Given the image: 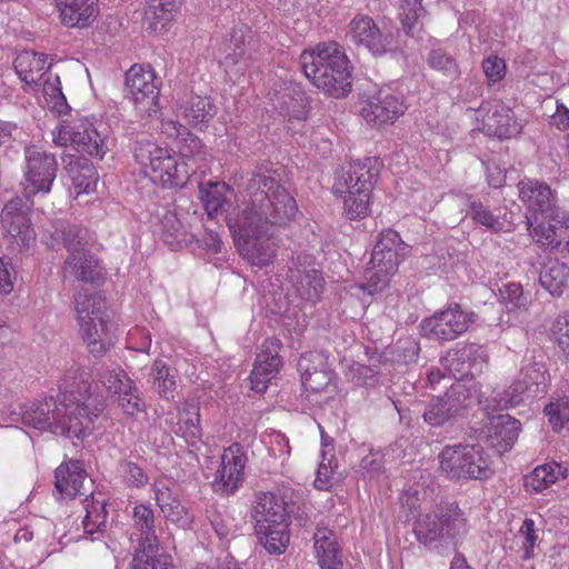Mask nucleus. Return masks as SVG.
I'll return each instance as SVG.
<instances>
[{"mask_svg": "<svg viewBox=\"0 0 569 569\" xmlns=\"http://www.w3.org/2000/svg\"><path fill=\"white\" fill-rule=\"evenodd\" d=\"M58 399L48 397L21 412L24 426L67 438L83 439L94 429L104 409L98 386L82 375H68L59 386Z\"/></svg>", "mask_w": 569, "mask_h": 569, "instance_id": "nucleus-1", "label": "nucleus"}, {"mask_svg": "<svg viewBox=\"0 0 569 569\" xmlns=\"http://www.w3.org/2000/svg\"><path fill=\"white\" fill-rule=\"evenodd\" d=\"M247 191L249 204L241 214L228 219V227L237 249H264V242L273 234L268 232L269 228L286 226L296 216L298 207L295 198L274 178L263 173L250 178Z\"/></svg>", "mask_w": 569, "mask_h": 569, "instance_id": "nucleus-2", "label": "nucleus"}, {"mask_svg": "<svg viewBox=\"0 0 569 569\" xmlns=\"http://www.w3.org/2000/svg\"><path fill=\"white\" fill-rule=\"evenodd\" d=\"M192 154L176 153L151 141H140L134 148V158L143 176L163 188H182L190 177L209 163L210 154L198 137L189 138Z\"/></svg>", "mask_w": 569, "mask_h": 569, "instance_id": "nucleus-3", "label": "nucleus"}, {"mask_svg": "<svg viewBox=\"0 0 569 569\" xmlns=\"http://www.w3.org/2000/svg\"><path fill=\"white\" fill-rule=\"evenodd\" d=\"M305 76L326 94L339 99L352 89L348 57L336 41L318 43L299 57Z\"/></svg>", "mask_w": 569, "mask_h": 569, "instance_id": "nucleus-4", "label": "nucleus"}, {"mask_svg": "<svg viewBox=\"0 0 569 569\" xmlns=\"http://www.w3.org/2000/svg\"><path fill=\"white\" fill-rule=\"evenodd\" d=\"M468 530L466 513L456 502L440 503L432 511L420 513L413 527L418 542L438 553L456 546Z\"/></svg>", "mask_w": 569, "mask_h": 569, "instance_id": "nucleus-5", "label": "nucleus"}, {"mask_svg": "<svg viewBox=\"0 0 569 569\" xmlns=\"http://www.w3.org/2000/svg\"><path fill=\"white\" fill-rule=\"evenodd\" d=\"M550 381L547 363L542 355H532L526 359L518 379L505 391V396L496 393L487 400L486 410H502L515 407L527 399H535L547 393Z\"/></svg>", "mask_w": 569, "mask_h": 569, "instance_id": "nucleus-6", "label": "nucleus"}, {"mask_svg": "<svg viewBox=\"0 0 569 569\" xmlns=\"http://www.w3.org/2000/svg\"><path fill=\"white\" fill-rule=\"evenodd\" d=\"M438 458L440 471L452 480H483L493 473L491 457L480 445H447Z\"/></svg>", "mask_w": 569, "mask_h": 569, "instance_id": "nucleus-7", "label": "nucleus"}, {"mask_svg": "<svg viewBox=\"0 0 569 569\" xmlns=\"http://www.w3.org/2000/svg\"><path fill=\"white\" fill-rule=\"evenodd\" d=\"M160 86L161 81L150 64L136 63L126 72V97L141 119L157 116Z\"/></svg>", "mask_w": 569, "mask_h": 569, "instance_id": "nucleus-8", "label": "nucleus"}, {"mask_svg": "<svg viewBox=\"0 0 569 569\" xmlns=\"http://www.w3.org/2000/svg\"><path fill=\"white\" fill-rule=\"evenodd\" d=\"M381 168L382 162L378 158L349 162L336 173L332 186L333 196H363L368 202L372 198Z\"/></svg>", "mask_w": 569, "mask_h": 569, "instance_id": "nucleus-9", "label": "nucleus"}, {"mask_svg": "<svg viewBox=\"0 0 569 569\" xmlns=\"http://www.w3.org/2000/svg\"><path fill=\"white\" fill-rule=\"evenodd\" d=\"M26 166L21 182L24 198L30 201L37 194H48L57 178L58 162L53 153L37 146L24 148Z\"/></svg>", "mask_w": 569, "mask_h": 569, "instance_id": "nucleus-10", "label": "nucleus"}, {"mask_svg": "<svg viewBox=\"0 0 569 569\" xmlns=\"http://www.w3.org/2000/svg\"><path fill=\"white\" fill-rule=\"evenodd\" d=\"M132 520L134 530L140 535L139 547L133 558L136 569H167L166 561L158 557L159 542L153 510L143 503L136 505Z\"/></svg>", "mask_w": 569, "mask_h": 569, "instance_id": "nucleus-11", "label": "nucleus"}, {"mask_svg": "<svg viewBox=\"0 0 569 569\" xmlns=\"http://www.w3.org/2000/svg\"><path fill=\"white\" fill-rule=\"evenodd\" d=\"M471 393L461 382L451 385L442 396H433L422 413L423 421L430 427H442L462 416L470 406Z\"/></svg>", "mask_w": 569, "mask_h": 569, "instance_id": "nucleus-12", "label": "nucleus"}, {"mask_svg": "<svg viewBox=\"0 0 569 569\" xmlns=\"http://www.w3.org/2000/svg\"><path fill=\"white\" fill-rule=\"evenodd\" d=\"M1 224L12 248L29 249L36 242V231L22 198L14 197L3 206Z\"/></svg>", "mask_w": 569, "mask_h": 569, "instance_id": "nucleus-13", "label": "nucleus"}, {"mask_svg": "<svg viewBox=\"0 0 569 569\" xmlns=\"http://www.w3.org/2000/svg\"><path fill=\"white\" fill-rule=\"evenodd\" d=\"M473 322V312H467L460 305H450L422 321L426 336L439 341H451L465 333Z\"/></svg>", "mask_w": 569, "mask_h": 569, "instance_id": "nucleus-14", "label": "nucleus"}, {"mask_svg": "<svg viewBox=\"0 0 569 569\" xmlns=\"http://www.w3.org/2000/svg\"><path fill=\"white\" fill-rule=\"evenodd\" d=\"M246 463L247 456L240 443L234 442L224 449L211 483L213 491L224 496L234 493L243 482Z\"/></svg>", "mask_w": 569, "mask_h": 569, "instance_id": "nucleus-15", "label": "nucleus"}, {"mask_svg": "<svg viewBox=\"0 0 569 569\" xmlns=\"http://www.w3.org/2000/svg\"><path fill=\"white\" fill-rule=\"evenodd\" d=\"M346 38L356 47H362L375 56L385 54L391 46V37L385 34L371 17L362 13L351 19Z\"/></svg>", "mask_w": 569, "mask_h": 569, "instance_id": "nucleus-16", "label": "nucleus"}, {"mask_svg": "<svg viewBox=\"0 0 569 569\" xmlns=\"http://www.w3.org/2000/svg\"><path fill=\"white\" fill-rule=\"evenodd\" d=\"M477 113L481 118V130L489 136L510 139L521 132L522 126L515 119L512 110L502 102L482 103Z\"/></svg>", "mask_w": 569, "mask_h": 569, "instance_id": "nucleus-17", "label": "nucleus"}, {"mask_svg": "<svg viewBox=\"0 0 569 569\" xmlns=\"http://www.w3.org/2000/svg\"><path fill=\"white\" fill-rule=\"evenodd\" d=\"M405 110L401 97L381 89L365 102L360 114L371 126H383L393 123Z\"/></svg>", "mask_w": 569, "mask_h": 569, "instance_id": "nucleus-18", "label": "nucleus"}, {"mask_svg": "<svg viewBox=\"0 0 569 569\" xmlns=\"http://www.w3.org/2000/svg\"><path fill=\"white\" fill-rule=\"evenodd\" d=\"M59 21L70 29H87L100 14L99 0H54Z\"/></svg>", "mask_w": 569, "mask_h": 569, "instance_id": "nucleus-19", "label": "nucleus"}, {"mask_svg": "<svg viewBox=\"0 0 569 569\" xmlns=\"http://www.w3.org/2000/svg\"><path fill=\"white\" fill-rule=\"evenodd\" d=\"M280 346V340L276 338H269L262 343L250 376L253 390L264 392L270 380L278 373L281 365L279 357Z\"/></svg>", "mask_w": 569, "mask_h": 569, "instance_id": "nucleus-20", "label": "nucleus"}, {"mask_svg": "<svg viewBox=\"0 0 569 569\" xmlns=\"http://www.w3.org/2000/svg\"><path fill=\"white\" fill-rule=\"evenodd\" d=\"M398 262L397 251H371L365 274L367 282L359 288L369 296L381 291L397 271Z\"/></svg>", "mask_w": 569, "mask_h": 569, "instance_id": "nucleus-21", "label": "nucleus"}, {"mask_svg": "<svg viewBox=\"0 0 569 569\" xmlns=\"http://www.w3.org/2000/svg\"><path fill=\"white\" fill-rule=\"evenodd\" d=\"M13 67L19 79L24 83V90L39 94L40 81L47 76L46 71L49 67L47 57L43 53L26 50L16 57Z\"/></svg>", "mask_w": 569, "mask_h": 569, "instance_id": "nucleus-22", "label": "nucleus"}, {"mask_svg": "<svg viewBox=\"0 0 569 569\" xmlns=\"http://www.w3.org/2000/svg\"><path fill=\"white\" fill-rule=\"evenodd\" d=\"M64 271L76 279L100 286L107 277L106 268L91 251H71L64 261Z\"/></svg>", "mask_w": 569, "mask_h": 569, "instance_id": "nucleus-23", "label": "nucleus"}, {"mask_svg": "<svg viewBox=\"0 0 569 569\" xmlns=\"http://www.w3.org/2000/svg\"><path fill=\"white\" fill-rule=\"evenodd\" d=\"M46 244L50 249H86L94 246L93 233L84 227L58 221L52 224Z\"/></svg>", "mask_w": 569, "mask_h": 569, "instance_id": "nucleus-24", "label": "nucleus"}, {"mask_svg": "<svg viewBox=\"0 0 569 569\" xmlns=\"http://www.w3.org/2000/svg\"><path fill=\"white\" fill-rule=\"evenodd\" d=\"M519 197L528 207L529 216L533 217V223L537 222L538 216L545 217L552 210V191L551 188L541 181L525 179L518 183Z\"/></svg>", "mask_w": 569, "mask_h": 569, "instance_id": "nucleus-25", "label": "nucleus"}, {"mask_svg": "<svg viewBox=\"0 0 569 569\" xmlns=\"http://www.w3.org/2000/svg\"><path fill=\"white\" fill-rule=\"evenodd\" d=\"M182 0H146L143 23L157 34L166 33L180 11Z\"/></svg>", "mask_w": 569, "mask_h": 569, "instance_id": "nucleus-26", "label": "nucleus"}, {"mask_svg": "<svg viewBox=\"0 0 569 569\" xmlns=\"http://www.w3.org/2000/svg\"><path fill=\"white\" fill-rule=\"evenodd\" d=\"M251 517L258 525H281L287 522V503L272 492H258L251 508Z\"/></svg>", "mask_w": 569, "mask_h": 569, "instance_id": "nucleus-27", "label": "nucleus"}, {"mask_svg": "<svg viewBox=\"0 0 569 569\" xmlns=\"http://www.w3.org/2000/svg\"><path fill=\"white\" fill-rule=\"evenodd\" d=\"M64 161L66 171L72 181L74 198L96 192L99 176L93 163L84 157L77 156H69Z\"/></svg>", "mask_w": 569, "mask_h": 569, "instance_id": "nucleus-28", "label": "nucleus"}, {"mask_svg": "<svg viewBox=\"0 0 569 569\" xmlns=\"http://www.w3.org/2000/svg\"><path fill=\"white\" fill-rule=\"evenodd\" d=\"M91 122L89 118L80 116H71L69 119L61 120L52 130L53 143L58 147H69L79 152L86 146L83 139Z\"/></svg>", "mask_w": 569, "mask_h": 569, "instance_id": "nucleus-29", "label": "nucleus"}, {"mask_svg": "<svg viewBox=\"0 0 569 569\" xmlns=\"http://www.w3.org/2000/svg\"><path fill=\"white\" fill-rule=\"evenodd\" d=\"M153 491L157 505L164 517L183 530L190 529L194 516L180 500L172 496L171 490L166 486L156 485Z\"/></svg>", "mask_w": 569, "mask_h": 569, "instance_id": "nucleus-30", "label": "nucleus"}, {"mask_svg": "<svg viewBox=\"0 0 569 569\" xmlns=\"http://www.w3.org/2000/svg\"><path fill=\"white\" fill-rule=\"evenodd\" d=\"M54 477L57 490L66 497L87 496L83 490L87 477L81 461L70 460L64 465H60L56 469Z\"/></svg>", "mask_w": 569, "mask_h": 569, "instance_id": "nucleus-31", "label": "nucleus"}, {"mask_svg": "<svg viewBox=\"0 0 569 569\" xmlns=\"http://www.w3.org/2000/svg\"><path fill=\"white\" fill-rule=\"evenodd\" d=\"M488 440L491 447L502 453L512 448L520 432V422L509 415L493 417Z\"/></svg>", "mask_w": 569, "mask_h": 569, "instance_id": "nucleus-32", "label": "nucleus"}, {"mask_svg": "<svg viewBox=\"0 0 569 569\" xmlns=\"http://www.w3.org/2000/svg\"><path fill=\"white\" fill-rule=\"evenodd\" d=\"M295 292L306 303L316 305L320 301L325 291V279L316 269L301 271L290 270Z\"/></svg>", "mask_w": 569, "mask_h": 569, "instance_id": "nucleus-33", "label": "nucleus"}, {"mask_svg": "<svg viewBox=\"0 0 569 569\" xmlns=\"http://www.w3.org/2000/svg\"><path fill=\"white\" fill-rule=\"evenodd\" d=\"M302 370L301 380L303 386L312 391H321L331 382L333 372L329 370L319 356L303 355L299 361Z\"/></svg>", "mask_w": 569, "mask_h": 569, "instance_id": "nucleus-34", "label": "nucleus"}, {"mask_svg": "<svg viewBox=\"0 0 569 569\" xmlns=\"http://www.w3.org/2000/svg\"><path fill=\"white\" fill-rule=\"evenodd\" d=\"M79 326L89 352L94 357L102 356L111 345L109 329L103 318L101 316L90 318L89 321H84Z\"/></svg>", "mask_w": 569, "mask_h": 569, "instance_id": "nucleus-35", "label": "nucleus"}, {"mask_svg": "<svg viewBox=\"0 0 569 569\" xmlns=\"http://www.w3.org/2000/svg\"><path fill=\"white\" fill-rule=\"evenodd\" d=\"M567 469L558 462H547L537 466L525 476V489L530 493H539L556 483L560 477L566 478Z\"/></svg>", "mask_w": 569, "mask_h": 569, "instance_id": "nucleus-36", "label": "nucleus"}, {"mask_svg": "<svg viewBox=\"0 0 569 569\" xmlns=\"http://www.w3.org/2000/svg\"><path fill=\"white\" fill-rule=\"evenodd\" d=\"M231 192V186L226 182L208 181L200 183V199L210 218L216 217L220 211H222L227 203V193Z\"/></svg>", "mask_w": 569, "mask_h": 569, "instance_id": "nucleus-37", "label": "nucleus"}, {"mask_svg": "<svg viewBox=\"0 0 569 569\" xmlns=\"http://www.w3.org/2000/svg\"><path fill=\"white\" fill-rule=\"evenodd\" d=\"M256 535L263 548L271 555H281L289 543V531L287 522L281 525H258Z\"/></svg>", "mask_w": 569, "mask_h": 569, "instance_id": "nucleus-38", "label": "nucleus"}, {"mask_svg": "<svg viewBox=\"0 0 569 569\" xmlns=\"http://www.w3.org/2000/svg\"><path fill=\"white\" fill-rule=\"evenodd\" d=\"M86 516L82 521L84 532L92 536L96 532H103L107 528L108 512L104 499H98L93 493L87 495L83 499Z\"/></svg>", "mask_w": 569, "mask_h": 569, "instance_id": "nucleus-39", "label": "nucleus"}, {"mask_svg": "<svg viewBox=\"0 0 569 569\" xmlns=\"http://www.w3.org/2000/svg\"><path fill=\"white\" fill-rule=\"evenodd\" d=\"M569 277V268L553 261L543 267L539 274L540 284L553 297H561Z\"/></svg>", "mask_w": 569, "mask_h": 569, "instance_id": "nucleus-40", "label": "nucleus"}, {"mask_svg": "<svg viewBox=\"0 0 569 569\" xmlns=\"http://www.w3.org/2000/svg\"><path fill=\"white\" fill-rule=\"evenodd\" d=\"M479 348L478 345H469L460 349H451L441 358V363L453 378L463 377L469 373V360L479 351Z\"/></svg>", "mask_w": 569, "mask_h": 569, "instance_id": "nucleus-41", "label": "nucleus"}, {"mask_svg": "<svg viewBox=\"0 0 569 569\" xmlns=\"http://www.w3.org/2000/svg\"><path fill=\"white\" fill-rule=\"evenodd\" d=\"M528 229L531 230L533 241L541 246H552L557 241L558 222L553 217V212L547 213L545 217L538 216V220L533 223V217L526 214Z\"/></svg>", "mask_w": 569, "mask_h": 569, "instance_id": "nucleus-42", "label": "nucleus"}, {"mask_svg": "<svg viewBox=\"0 0 569 569\" xmlns=\"http://www.w3.org/2000/svg\"><path fill=\"white\" fill-rule=\"evenodd\" d=\"M42 93L47 107L61 116L67 109V100L62 93L61 82L58 76L48 73L40 81V91Z\"/></svg>", "mask_w": 569, "mask_h": 569, "instance_id": "nucleus-43", "label": "nucleus"}, {"mask_svg": "<svg viewBox=\"0 0 569 569\" xmlns=\"http://www.w3.org/2000/svg\"><path fill=\"white\" fill-rule=\"evenodd\" d=\"M152 387L163 399H172L177 386L176 376L170 367L162 360H156L150 370Z\"/></svg>", "mask_w": 569, "mask_h": 569, "instance_id": "nucleus-44", "label": "nucleus"}, {"mask_svg": "<svg viewBox=\"0 0 569 569\" xmlns=\"http://www.w3.org/2000/svg\"><path fill=\"white\" fill-rule=\"evenodd\" d=\"M183 117L190 124H207L216 114V107L209 97H192L183 108Z\"/></svg>", "mask_w": 569, "mask_h": 569, "instance_id": "nucleus-45", "label": "nucleus"}, {"mask_svg": "<svg viewBox=\"0 0 569 569\" xmlns=\"http://www.w3.org/2000/svg\"><path fill=\"white\" fill-rule=\"evenodd\" d=\"M102 300L97 295L80 290L74 295L73 309L79 325L101 316Z\"/></svg>", "mask_w": 569, "mask_h": 569, "instance_id": "nucleus-46", "label": "nucleus"}, {"mask_svg": "<svg viewBox=\"0 0 569 569\" xmlns=\"http://www.w3.org/2000/svg\"><path fill=\"white\" fill-rule=\"evenodd\" d=\"M425 14L422 0H400L398 18L408 36H415V29Z\"/></svg>", "mask_w": 569, "mask_h": 569, "instance_id": "nucleus-47", "label": "nucleus"}, {"mask_svg": "<svg viewBox=\"0 0 569 569\" xmlns=\"http://www.w3.org/2000/svg\"><path fill=\"white\" fill-rule=\"evenodd\" d=\"M83 141L86 144L91 146H84L83 149H80V153H86L102 160L109 151V136L106 132L98 130L93 122H91Z\"/></svg>", "mask_w": 569, "mask_h": 569, "instance_id": "nucleus-48", "label": "nucleus"}, {"mask_svg": "<svg viewBox=\"0 0 569 569\" xmlns=\"http://www.w3.org/2000/svg\"><path fill=\"white\" fill-rule=\"evenodd\" d=\"M468 214L476 222L485 226L486 228L498 232L506 231L509 232L511 230L510 224H506L500 221L483 203L479 201H472L469 207Z\"/></svg>", "mask_w": 569, "mask_h": 569, "instance_id": "nucleus-49", "label": "nucleus"}, {"mask_svg": "<svg viewBox=\"0 0 569 569\" xmlns=\"http://www.w3.org/2000/svg\"><path fill=\"white\" fill-rule=\"evenodd\" d=\"M313 540L318 560L340 557L336 536L330 529L319 528L313 533Z\"/></svg>", "mask_w": 569, "mask_h": 569, "instance_id": "nucleus-50", "label": "nucleus"}, {"mask_svg": "<svg viewBox=\"0 0 569 569\" xmlns=\"http://www.w3.org/2000/svg\"><path fill=\"white\" fill-rule=\"evenodd\" d=\"M343 202V214L349 220H359L367 217L371 209V200L366 201L363 196H337Z\"/></svg>", "mask_w": 569, "mask_h": 569, "instance_id": "nucleus-51", "label": "nucleus"}, {"mask_svg": "<svg viewBox=\"0 0 569 569\" xmlns=\"http://www.w3.org/2000/svg\"><path fill=\"white\" fill-rule=\"evenodd\" d=\"M427 61L430 68L442 72L445 76L456 78L460 73L457 61L442 50H432Z\"/></svg>", "mask_w": 569, "mask_h": 569, "instance_id": "nucleus-52", "label": "nucleus"}, {"mask_svg": "<svg viewBox=\"0 0 569 569\" xmlns=\"http://www.w3.org/2000/svg\"><path fill=\"white\" fill-rule=\"evenodd\" d=\"M206 516L220 539L232 533L233 519L229 515L221 512L216 506H210L206 509Z\"/></svg>", "mask_w": 569, "mask_h": 569, "instance_id": "nucleus-53", "label": "nucleus"}, {"mask_svg": "<svg viewBox=\"0 0 569 569\" xmlns=\"http://www.w3.org/2000/svg\"><path fill=\"white\" fill-rule=\"evenodd\" d=\"M192 411L189 409L184 410L186 415L192 413L194 418H181L179 421L178 431L181 432L182 437L187 442L193 445L197 439L201 437V428H200V413L199 408L196 406H191Z\"/></svg>", "mask_w": 569, "mask_h": 569, "instance_id": "nucleus-54", "label": "nucleus"}, {"mask_svg": "<svg viewBox=\"0 0 569 569\" xmlns=\"http://www.w3.org/2000/svg\"><path fill=\"white\" fill-rule=\"evenodd\" d=\"M517 539L521 541L523 550L522 559H530L533 557V548L538 539L536 523L532 519L526 518L519 529Z\"/></svg>", "mask_w": 569, "mask_h": 569, "instance_id": "nucleus-55", "label": "nucleus"}, {"mask_svg": "<svg viewBox=\"0 0 569 569\" xmlns=\"http://www.w3.org/2000/svg\"><path fill=\"white\" fill-rule=\"evenodd\" d=\"M100 380L103 386L113 393H118L119 391L124 390V387H130V385H132V380H130L127 373L119 368L103 370L100 373Z\"/></svg>", "mask_w": 569, "mask_h": 569, "instance_id": "nucleus-56", "label": "nucleus"}, {"mask_svg": "<svg viewBox=\"0 0 569 569\" xmlns=\"http://www.w3.org/2000/svg\"><path fill=\"white\" fill-rule=\"evenodd\" d=\"M119 406L126 415L133 416L143 411L144 405L138 395V389L132 385L124 387V390L118 392Z\"/></svg>", "mask_w": 569, "mask_h": 569, "instance_id": "nucleus-57", "label": "nucleus"}, {"mask_svg": "<svg viewBox=\"0 0 569 569\" xmlns=\"http://www.w3.org/2000/svg\"><path fill=\"white\" fill-rule=\"evenodd\" d=\"M501 298L511 306L509 309H527L530 301L529 296L525 295L519 283H508L499 289Z\"/></svg>", "mask_w": 569, "mask_h": 569, "instance_id": "nucleus-58", "label": "nucleus"}, {"mask_svg": "<svg viewBox=\"0 0 569 569\" xmlns=\"http://www.w3.org/2000/svg\"><path fill=\"white\" fill-rule=\"evenodd\" d=\"M120 470L129 487L142 488L149 481L148 475L136 462L123 460L120 462Z\"/></svg>", "mask_w": 569, "mask_h": 569, "instance_id": "nucleus-59", "label": "nucleus"}, {"mask_svg": "<svg viewBox=\"0 0 569 569\" xmlns=\"http://www.w3.org/2000/svg\"><path fill=\"white\" fill-rule=\"evenodd\" d=\"M482 70L486 74L488 83L493 84L505 78L507 72V64L502 58L496 54H490L483 59Z\"/></svg>", "mask_w": 569, "mask_h": 569, "instance_id": "nucleus-60", "label": "nucleus"}, {"mask_svg": "<svg viewBox=\"0 0 569 569\" xmlns=\"http://www.w3.org/2000/svg\"><path fill=\"white\" fill-rule=\"evenodd\" d=\"M349 379L356 386L375 387L378 382V371L366 365L353 363L349 370Z\"/></svg>", "mask_w": 569, "mask_h": 569, "instance_id": "nucleus-61", "label": "nucleus"}, {"mask_svg": "<svg viewBox=\"0 0 569 569\" xmlns=\"http://www.w3.org/2000/svg\"><path fill=\"white\" fill-rule=\"evenodd\" d=\"M338 468L337 462L333 463V459H327L323 457L319 463L317 477L315 480V487L319 490H330L333 486V475Z\"/></svg>", "mask_w": 569, "mask_h": 569, "instance_id": "nucleus-62", "label": "nucleus"}, {"mask_svg": "<svg viewBox=\"0 0 569 569\" xmlns=\"http://www.w3.org/2000/svg\"><path fill=\"white\" fill-rule=\"evenodd\" d=\"M16 269L10 260L0 257V296H7L13 290Z\"/></svg>", "mask_w": 569, "mask_h": 569, "instance_id": "nucleus-63", "label": "nucleus"}, {"mask_svg": "<svg viewBox=\"0 0 569 569\" xmlns=\"http://www.w3.org/2000/svg\"><path fill=\"white\" fill-rule=\"evenodd\" d=\"M552 332L557 338L559 347L569 355V316L562 315L556 318Z\"/></svg>", "mask_w": 569, "mask_h": 569, "instance_id": "nucleus-64", "label": "nucleus"}]
</instances>
